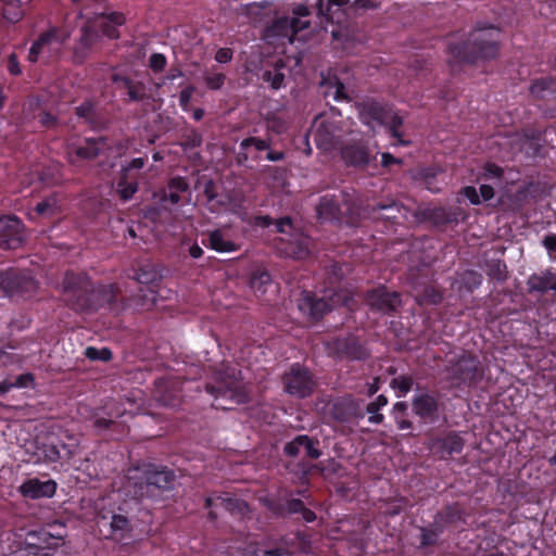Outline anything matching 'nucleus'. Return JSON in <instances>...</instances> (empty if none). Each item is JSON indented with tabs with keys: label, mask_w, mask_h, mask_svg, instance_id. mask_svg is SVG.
Returning a JSON list of instances; mask_svg holds the SVG:
<instances>
[{
	"label": "nucleus",
	"mask_w": 556,
	"mask_h": 556,
	"mask_svg": "<svg viewBox=\"0 0 556 556\" xmlns=\"http://www.w3.org/2000/svg\"><path fill=\"white\" fill-rule=\"evenodd\" d=\"M62 295L65 305L79 314H91L108 306L119 311L126 306L121 300L117 283H96L85 271L66 270L62 281ZM159 288L138 287L127 305L139 311L151 309L157 301Z\"/></svg>",
	"instance_id": "f257e3e1"
},
{
	"label": "nucleus",
	"mask_w": 556,
	"mask_h": 556,
	"mask_svg": "<svg viewBox=\"0 0 556 556\" xmlns=\"http://www.w3.org/2000/svg\"><path fill=\"white\" fill-rule=\"evenodd\" d=\"M173 469L153 463L130 467L126 475L125 489L134 498L163 501L175 488Z\"/></svg>",
	"instance_id": "f03ea898"
},
{
	"label": "nucleus",
	"mask_w": 556,
	"mask_h": 556,
	"mask_svg": "<svg viewBox=\"0 0 556 556\" xmlns=\"http://www.w3.org/2000/svg\"><path fill=\"white\" fill-rule=\"evenodd\" d=\"M349 270V264L330 261L324 267L325 279L330 287H326L318 292L309 290L301 292L298 300V308L308 321H320L339 303L340 295L333 287L344 279Z\"/></svg>",
	"instance_id": "7ed1b4c3"
},
{
	"label": "nucleus",
	"mask_w": 556,
	"mask_h": 556,
	"mask_svg": "<svg viewBox=\"0 0 556 556\" xmlns=\"http://www.w3.org/2000/svg\"><path fill=\"white\" fill-rule=\"evenodd\" d=\"M500 30L493 25L475 29L463 42H451L447 52L456 63L473 64L479 60H493L500 53Z\"/></svg>",
	"instance_id": "20e7f679"
},
{
	"label": "nucleus",
	"mask_w": 556,
	"mask_h": 556,
	"mask_svg": "<svg viewBox=\"0 0 556 556\" xmlns=\"http://www.w3.org/2000/svg\"><path fill=\"white\" fill-rule=\"evenodd\" d=\"M356 206L352 194L340 190L338 193L320 197L317 205V216L329 222H350L353 219Z\"/></svg>",
	"instance_id": "39448f33"
},
{
	"label": "nucleus",
	"mask_w": 556,
	"mask_h": 556,
	"mask_svg": "<svg viewBox=\"0 0 556 556\" xmlns=\"http://www.w3.org/2000/svg\"><path fill=\"white\" fill-rule=\"evenodd\" d=\"M215 383H206L205 390L215 397V401L226 400L239 404L243 402L244 393L240 389L236 368L222 364L213 370Z\"/></svg>",
	"instance_id": "423d86ee"
},
{
	"label": "nucleus",
	"mask_w": 556,
	"mask_h": 556,
	"mask_svg": "<svg viewBox=\"0 0 556 556\" xmlns=\"http://www.w3.org/2000/svg\"><path fill=\"white\" fill-rule=\"evenodd\" d=\"M325 349L330 357L340 361L364 362L370 355L366 344L354 333L327 340Z\"/></svg>",
	"instance_id": "0eeeda50"
},
{
	"label": "nucleus",
	"mask_w": 556,
	"mask_h": 556,
	"mask_svg": "<svg viewBox=\"0 0 556 556\" xmlns=\"http://www.w3.org/2000/svg\"><path fill=\"white\" fill-rule=\"evenodd\" d=\"M285 392L296 399L312 395L316 387L312 371L300 363L292 364L281 378Z\"/></svg>",
	"instance_id": "6e6552de"
},
{
	"label": "nucleus",
	"mask_w": 556,
	"mask_h": 556,
	"mask_svg": "<svg viewBox=\"0 0 556 556\" xmlns=\"http://www.w3.org/2000/svg\"><path fill=\"white\" fill-rule=\"evenodd\" d=\"M448 380L456 387L475 386L483 377V369L477 356L463 354L446 368Z\"/></svg>",
	"instance_id": "1a4fd4ad"
},
{
	"label": "nucleus",
	"mask_w": 556,
	"mask_h": 556,
	"mask_svg": "<svg viewBox=\"0 0 556 556\" xmlns=\"http://www.w3.org/2000/svg\"><path fill=\"white\" fill-rule=\"evenodd\" d=\"M465 439L456 430H445L428 435L427 446L433 456L447 460L460 454L465 447Z\"/></svg>",
	"instance_id": "9d476101"
},
{
	"label": "nucleus",
	"mask_w": 556,
	"mask_h": 556,
	"mask_svg": "<svg viewBox=\"0 0 556 556\" xmlns=\"http://www.w3.org/2000/svg\"><path fill=\"white\" fill-rule=\"evenodd\" d=\"M0 288L8 296H26L36 290L37 281L29 271L8 268L0 273Z\"/></svg>",
	"instance_id": "9b49d317"
},
{
	"label": "nucleus",
	"mask_w": 556,
	"mask_h": 556,
	"mask_svg": "<svg viewBox=\"0 0 556 556\" xmlns=\"http://www.w3.org/2000/svg\"><path fill=\"white\" fill-rule=\"evenodd\" d=\"M364 302L372 312L393 315L402 305V295L386 286H379L365 292Z\"/></svg>",
	"instance_id": "f8f14e48"
},
{
	"label": "nucleus",
	"mask_w": 556,
	"mask_h": 556,
	"mask_svg": "<svg viewBox=\"0 0 556 556\" xmlns=\"http://www.w3.org/2000/svg\"><path fill=\"white\" fill-rule=\"evenodd\" d=\"M25 240V226L21 218L15 215H3L0 217V248L3 250H15Z\"/></svg>",
	"instance_id": "ddd939ff"
},
{
	"label": "nucleus",
	"mask_w": 556,
	"mask_h": 556,
	"mask_svg": "<svg viewBox=\"0 0 556 556\" xmlns=\"http://www.w3.org/2000/svg\"><path fill=\"white\" fill-rule=\"evenodd\" d=\"M413 413L424 422L434 424L443 412L439 394L424 392L412 400Z\"/></svg>",
	"instance_id": "4468645a"
},
{
	"label": "nucleus",
	"mask_w": 556,
	"mask_h": 556,
	"mask_svg": "<svg viewBox=\"0 0 556 556\" xmlns=\"http://www.w3.org/2000/svg\"><path fill=\"white\" fill-rule=\"evenodd\" d=\"M342 160L348 166L364 168L376 160L370 154L368 141L359 139H351L340 149Z\"/></svg>",
	"instance_id": "2eb2a0df"
},
{
	"label": "nucleus",
	"mask_w": 556,
	"mask_h": 556,
	"mask_svg": "<svg viewBox=\"0 0 556 556\" xmlns=\"http://www.w3.org/2000/svg\"><path fill=\"white\" fill-rule=\"evenodd\" d=\"M109 148V139L105 137L86 138L83 144L70 149L68 162L75 165L80 161L93 160Z\"/></svg>",
	"instance_id": "dca6fc26"
},
{
	"label": "nucleus",
	"mask_w": 556,
	"mask_h": 556,
	"mask_svg": "<svg viewBox=\"0 0 556 556\" xmlns=\"http://www.w3.org/2000/svg\"><path fill=\"white\" fill-rule=\"evenodd\" d=\"M70 37L67 30L53 26L41 33L38 38L33 42L27 60L30 63H36L39 60L40 54L43 50L53 43L62 45Z\"/></svg>",
	"instance_id": "f3484780"
},
{
	"label": "nucleus",
	"mask_w": 556,
	"mask_h": 556,
	"mask_svg": "<svg viewBox=\"0 0 556 556\" xmlns=\"http://www.w3.org/2000/svg\"><path fill=\"white\" fill-rule=\"evenodd\" d=\"M416 216L424 222H429L435 227L457 224L459 210L444 206L419 207Z\"/></svg>",
	"instance_id": "a211bd4d"
},
{
	"label": "nucleus",
	"mask_w": 556,
	"mask_h": 556,
	"mask_svg": "<svg viewBox=\"0 0 556 556\" xmlns=\"http://www.w3.org/2000/svg\"><path fill=\"white\" fill-rule=\"evenodd\" d=\"M99 40L100 34L98 29L93 26L91 21H88L80 28V37L73 51V61L76 64L84 63Z\"/></svg>",
	"instance_id": "6ab92c4d"
},
{
	"label": "nucleus",
	"mask_w": 556,
	"mask_h": 556,
	"mask_svg": "<svg viewBox=\"0 0 556 556\" xmlns=\"http://www.w3.org/2000/svg\"><path fill=\"white\" fill-rule=\"evenodd\" d=\"M125 23V15L117 11L97 13L92 22L93 26L99 28L102 35L111 40H116L121 37L118 27Z\"/></svg>",
	"instance_id": "aec40b11"
},
{
	"label": "nucleus",
	"mask_w": 556,
	"mask_h": 556,
	"mask_svg": "<svg viewBox=\"0 0 556 556\" xmlns=\"http://www.w3.org/2000/svg\"><path fill=\"white\" fill-rule=\"evenodd\" d=\"M358 112L361 122L371 126L372 122L378 125H387L391 110L381 102L368 100L358 105Z\"/></svg>",
	"instance_id": "412c9836"
},
{
	"label": "nucleus",
	"mask_w": 556,
	"mask_h": 556,
	"mask_svg": "<svg viewBox=\"0 0 556 556\" xmlns=\"http://www.w3.org/2000/svg\"><path fill=\"white\" fill-rule=\"evenodd\" d=\"M63 199L58 192H52L46 195L42 200L36 203L29 218L35 219L41 217L45 219H54L62 214Z\"/></svg>",
	"instance_id": "4be33fe9"
},
{
	"label": "nucleus",
	"mask_w": 556,
	"mask_h": 556,
	"mask_svg": "<svg viewBox=\"0 0 556 556\" xmlns=\"http://www.w3.org/2000/svg\"><path fill=\"white\" fill-rule=\"evenodd\" d=\"M56 488L58 484L52 479L41 481L38 478H29L21 484L20 492L24 497L31 500L50 498L55 494Z\"/></svg>",
	"instance_id": "5701e85b"
},
{
	"label": "nucleus",
	"mask_w": 556,
	"mask_h": 556,
	"mask_svg": "<svg viewBox=\"0 0 556 556\" xmlns=\"http://www.w3.org/2000/svg\"><path fill=\"white\" fill-rule=\"evenodd\" d=\"M468 513L465 505L460 502H454L444 506L439 510L434 518L435 521L443 525V527L456 526L458 523H467Z\"/></svg>",
	"instance_id": "b1692460"
},
{
	"label": "nucleus",
	"mask_w": 556,
	"mask_h": 556,
	"mask_svg": "<svg viewBox=\"0 0 556 556\" xmlns=\"http://www.w3.org/2000/svg\"><path fill=\"white\" fill-rule=\"evenodd\" d=\"M139 177L140 173L130 172L121 167L116 181V193L122 201H129L138 191Z\"/></svg>",
	"instance_id": "393cba45"
},
{
	"label": "nucleus",
	"mask_w": 556,
	"mask_h": 556,
	"mask_svg": "<svg viewBox=\"0 0 556 556\" xmlns=\"http://www.w3.org/2000/svg\"><path fill=\"white\" fill-rule=\"evenodd\" d=\"M331 416L340 422H349L362 416L357 401L352 396L337 400L331 407Z\"/></svg>",
	"instance_id": "a878e982"
},
{
	"label": "nucleus",
	"mask_w": 556,
	"mask_h": 556,
	"mask_svg": "<svg viewBox=\"0 0 556 556\" xmlns=\"http://www.w3.org/2000/svg\"><path fill=\"white\" fill-rule=\"evenodd\" d=\"M529 293L544 294L553 291L556 295V270L546 269L541 274H532L527 281Z\"/></svg>",
	"instance_id": "bb28decb"
},
{
	"label": "nucleus",
	"mask_w": 556,
	"mask_h": 556,
	"mask_svg": "<svg viewBox=\"0 0 556 556\" xmlns=\"http://www.w3.org/2000/svg\"><path fill=\"white\" fill-rule=\"evenodd\" d=\"M309 245V237L299 233L293 236L292 239L287 242L283 252L287 256L294 260H305L311 252Z\"/></svg>",
	"instance_id": "cd10ccee"
},
{
	"label": "nucleus",
	"mask_w": 556,
	"mask_h": 556,
	"mask_svg": "<svg viewBox=\"0 0 556 556\" xmlns=\"http://www.w3.org/2000/svg\"><path fill=\"white\" fill-rule=\"evenodd\" d=\"M203 243L211 250L219 253H230L240 250V245L226 238L220 229H214L208 232L207 242Z\"/></svg>",
	"instance_id": "c85d7f7f"
},
{
	"label": "nucleus",
	"mask_w": 556,
	"mask_h": 556,
	"mask_svg": "<svg viewBox=\"0 0 556 556\" xmlns=\"http://www.w3.org/2000/svg\"><path fill=\"white\" fill-rule=\"evenodd\" d=\"M249 285L254 294L261 298L273 286L271 275L265 267H255L251 271Z\"/></svg>",
	"instance_id": "c756f323"
},
{
	"label": "nucleus",
	"mask_w": 556,
	"mask_h": 556,
	"mask_svg": "<svg viewBox=\"0 0 556 556\" xmlns=\"http://www.w3.org/2000/svg\"><path fill=\"white\" fill-rule=\"evenodd\" d=\"M286 64L283 60L279 59L274 65L264 68L262 72V80L269 85L270 89L279 90L285 85L286 75L283 70Z\"/></svg>",
	"instance_id": "7c9ffc66"
},
{
	"label": "nucleus",
	"mask_w": 556,
	"mask_h": 556,
	"mask_svg": "<svg viewBox=\"0 0 556 556\" xmlns=\"http://www.w3.org/2000/svg\"><path fill=\"white\" fill-rule=\"evenodd\" d=\"M174 384V382L163 380L156 384V399L165 406L174 407L180 402V390Z\"/></svg>",
	"instance_id": "2f4dec72"
},
{
	"label": "nucleus",
	"mask_w": 556,
	"mask_h": 556,
	"mask_svg": "<svg viewBox=\"0 0 556 556\" xmlns=\"http://www.w3.org/2000/svg\"><path fill=\"white\" fill-rule=\"evenodd\" d=\"M161 274L152 264L141 266L135 274L134 279L139 287L159 288Z\"/></svg>",
	"instance_id": "473e14b6"
},
{
	"label": "nucleus",
	"mask_w": 556,
	"mask_h": 556,
	"mask_svg": "<svg viewBox=\"0 0 556 556\" xmlns=\"http://www.w3.org/2000/svg\"><path fill=\"white\" fill-rule=\"evenodd\" d=\"M188 190L189 185L184 177H173L167 182V187L164 190L163 200L168 201L172 204H178L180 202V193H185Z\"/></svg>",
	"instance_id": "72a5a7b5"
},
{
	"label": "nucleus",
	"mask_w": 556,
	"mask_h": 556,
	"mask_svg": "<svg viewBox=\"0 0 556 556\" xmlns=\"http://www.w3.org/2000/svg\"><path fill=\"white\" fill-rule=\"evenodd\" d=\"M29 0H8L2 8L3 18L10 23H17L25 14V7Z\"/></svg>",
	"instance_id": "f704fd0d"
},
{
	"label": "nucleus",
	"mask_w": 556,
	"mask_h": 556,
	"mask_svg": "<svg viewBox=\"0 0 556 556\" xmlns=\"http://www.w3.org/2000/svg\"><path fill=\"white\" fill-rule=\"evenodd\" d=\"M443 300V292L434 285H427L415 295L418 305H438Z\"/></svg>",
	"instance_id": "c9c22d12"
},
{
	"label": "nucleus",
	"mask_w": 556,
	"mask_h": 556,
	"mask_svg": "<svg viewBox=\"0 0 556 556\" xmlns=\"http://www.w3.org/2000/svg\"><path fill=\"white\" fill-rule=\"evenodd\" d=\"M334 48H341L345 53H354L357 41L346 29L337 28L331 30Z\"/></svg>",
	"instance_id": "e433bc0d"
},
{
	"label": "nucleus",
	"mask_w": 556,
	"mask_h": 556,
	"mask_svg": "<svg viewBox=\"0 0 556 556\" xmlns=\"http://www.w3.org/2000/svg\"><path fill=\"white\" fill-rule=\"evenodd\" d=\"M444 532L443 525L434 520L429 527L420 528V547H430L438 544L440 535Z\"/></svg>",
	"instance_id": "4c0bfd02"
},
{
	"label": "nucleus",
	"mask_w": 556,
	"mask_h": 556,
	"mask_svg": "<svg viewBox=\"0 0 556 556\" xmlns=\"http://www.w3.org/2000/svg\"><path fill=\"white\" fill-rule=\"evenodd\" d=\"M403 123V117L391 111L389 114V123L384 126L388 128L390 136L396 139L395 146L408 147L412 142L405 139L404 134L401 131Z\"/></svg>",
	"instance_id": "58836bf2"
},
{
	"label": "nucleus",
	"mask_w": 556,
	"mask_h": 556,
	"mask_svg": "<svg viewBox=\"0 0 556 556\" xmlns=\"http://www.w3.org/2000/svg\"><path fill=\"white\" fill-rule=\"evenodd\" d=\"M402 205L394 200L381 201L372 205L371 213L379 214L386 220H394L401 213Z\"/></svg>",
	"instance_id": "ea45409f"
},
{
	"label": "nucleus",
	"mask_w": 556,
	"mask_h": 556,
	"mask_svg": "<svg viewBox=\"0 0 556 556\" xmlns=\"http://www.w3.org/2000/svg\"><path fill=\"white\" fill-rule=\"evenodd\" d=\"M314 140L318 148L324 150H332L336 146V136L333 131L330 129V126L326 124H320L315 134Z\"/></svg>",
	"instance_id": "a19ab883"
},
{
	"label": "nucleus",
	"mask_w": 556,
	"mask_h": 556,
	"mask_svg": "<svg viewBox=\"0 0 556 556\" xmlns=\"http://www.w3.org/2000/svg\"><path fill=\"white\" fill-rule=\"evenodd\" d=\"M484 269L490 279L504 282L507 279V266L504 261L497 258L486 260Z\"/></svg>",
	"instance_id": "79ce46f5"
},
{
	"label": "nucleus",
	"mask_w": 556,
	"mask_h": 556,
	"mask_svg": "<svg viewBox=\"0 0 556 556\" xmlns=\"http://www.w3.org/2000/svg\"><path fill=\"white\" fill-rule=\"evenodd\" d=\"M482 281L483 276L480 273L473 269H467L459 276V288L467 292H473L482 285Z\"/></svg>",
	"instance_id": "37998d69"
},
{
	"label": "nucleus",
	"mask_w": 556,
	"mask_h": 556,
	"mask_svg": "<svg viewBox=\"0 0 556 556\" xmlns=\"http://www.w3.org/2000/svg\"><path fill=\"white\" fill-rule=\"evenodd\" d=\"M409 506H412V504L406 496H396L386 501V509L383 513L387 517H395Z\"/></svg>",
	"instance_id": "c03bdc74"
},
{
	"label": "nucleus",
	"mask_w": 556,
	"mask_h": 556,
	"mask_svg": "<svg viewBox=\"0 0 556 556\" xmlns=\"http://www.w3.org/2000/svg\"><path fill=\"white\" fill-rule=\"evenodd\" d=\"M265 122L267 131L275 135H282L287 132L289 128V122L275 113L268 114Z\"/></svg>",
	"instance_id": "a18cd8bd"
},
{
	"label": "nucleus",
	"mask_w": 556,
	"mask_h": 556,
	"mask_svg": "<svg viewBox=\"0 0 556 556\" xmlns=\"http://www.w3.org/2000/svg\"><path fill=\"white\" fill-rule=\"evenodd\" d=\"M270 146H271L270 138L263 139V138H260V137L251 136V137L244 138L240 142L239 149L242 150V151H248L250 148H254L256 151L261 152V151L269 150Z\"/></svg>",
	"instance_id": "49530a36"
},
{
	"label": "nucleus",
	"mask_w": 556,
	"mask_h": 556,
	"mask_svg": "<svg viewBox=\"0 0 556 556\" xmlns=\"http://www.w3.org/2000/svg\"><path fill=\"white\" fill-rule=\"evenodd\" d=\"M414 379L412 376L402 375L390 381V387L397 391V396H405L413 388Z\"/></svg>",
	"instance_id": "de8ad7c7"
},
{
	"label": "nucleus",
	"mask_w": 556,
	"mask_h": 556,
	"mask_svg": "<svg viewBox=\"0 0 556 556\" xmlns=\"http://www.w3.org/2000/svg\"><path fill=\"white\" fill-rule=\"evenodd\" d=\"M85 356L92 362L101 361L109 362L113 357V353L109 348L98 349L96 346H88L85 350Z\"/></svg>",
	"instance_id": "09e8293b"
},
{
	"label": "nucleus",
	"mask_w": 556,
	"mask_h": 556,
	"mask_svg": "<svg viewBox=\"0 0 556 556\" xmlns=\"http://www.w3.org/2000/svg\"><path fill=\"white\" fill-rule=\"evenodd\" d=\"M127 94L131 102H141L149 98L148 89L143 81H134Z\"/></svg>",
	"instance_id": "8fccbe9b"
},
{
	"label": "nucleus",
	"mask_w": 556,
	"mask_h": 556,
	"mask_svg": "<svg viewBox=\"0 0 556 556\" xmlns=\"http://www.w3.org/2000/svg\"><path fill=\"white\" fill-rule=\"evenodd\" d=\"M553 84L552 78H539L532 81L530 86V92L535 98H544L545 91H547Z\"/></svg>",
	"instance_id": "3c124183"
},
{
	"label": "nucleus",
	"mask_w": 556,
	"mask_h": 556,
	"mask_svg": "<svg viewBox=\"0 0 556 556\" xmlns=\"http://www.w3.org/2000/svg\"><path fill=\"white\" fill-rule=\"evenodd\" d=\"M75 110L76 115L87 122H92L96 118V104L90 100L84 101Z\"/></svg>",
	"instance_id": "603ef678"
},
{
	"label": "nucleus",
	"mask_w": 556,
	"mask_h": 556,
	"mask_svg": "<svg viewBox=\"0 0 556 556\" xmlns=\"http://www.w3.org/2000/svg\"><path fill=\"white\" fill-rule=\"evenodd\" d=\"M111 529L113 534L124 535L125 532L130 531V521L123 515H113Z\"/></svg>",
	"instance_id": "864d4df0"
},
{
	"label": "nucleus",
	"mask_w": 556,
	"mask_h": 556,
	"mask_svg": "<svg viewBox=\"0 0 556 556\" xmlns=\"http://www.w3.org/2000/svg\"><path fill=\"white\" fill-rule=\"evenodd\" d=\"M318 441L312 439L311 437L303 434V445L306 452V455L312 459H317L321 456V451L316 446L318 445Z\"/></svg>",
	"instance_id": "5fc2aeb1"
},
{
	"label": "nucleus",
	"mask_w": 556,
	"mask_h": 556,
	"mask_svg": "<svg viewBox=\"0 0 556 556\" xmlns=\"http://www.w3.org/2000/svg\"><path fill=\"white\" fill-rule=\"evenodd\" d=\"M167 65V59L163 53H152L149 58V67L155 74L161 73Z\"/></svg>",
	"instance_id": "6e6d98bb"
},
{
	"label": "nucleus",
	"mask_w": 556,
	"mask_h": 556,
	"mask_svg": "<svg viewBox=\"0 0 556 556\" xmlns=\"http://www.w3.org/2000/svg\"><path fill=\"white\" fill-rule=\"evenodd\" d=\"M226 80V75L223 73L206 74L204 76L205 85L211 90H219Z\"/></svg>",
	"instance_id": "4d7b16f0"
},
{
	"label": "nucleus",
	"mask_w": 556,
	"mask_h": 556,
	"mask_svg": "<svg viewBox=\"0 0 556 556\" xmlns=\"http://www.w3.org/2000/svg\"><path fill=\"white\" fill-rule=\"evenodd\" d=\"M303 447V434H299L285 445L283 452L289 457H296Z\"/></svg>",
	"instance_id": "13d9d810"
},
{
	"label": "nucleus",
	"mask_w": 556,
	"mask_h": 556,
	"mask_svg": "<svg viewBox=\"0 0 556 556\" xmlns=\"http://www.w3.org/2000/svg\"><path fill=\"white\" fill-rule=\"evenodd\" d=\"M42 454L47 462L49 463H58L63 456L61 454V450L56 444H46L42 447Z\"/></svg>",
	"instance_id": "bf43d9fd"
},
{
	"label": "nucleus",
	"mask_w": 556,
	"mask_h": 556,
	"mask_svg": "<svg viewBox=\"0 0 556 556\" xmlns=\"http://www.w3.org/2000/svg\"><path fill=\"white\" fill-rule=\"evenodd\" d=\"M264 505L276 517L287 516V503L283 504L277 500H266Z\"/></svg>",
	"instance_id": "052dcab7"
},
{
	"label": "nucleus",
	"mask_w": 556,
	"mask_h": 556,
	"mask_svg": "<svg viewBox=\"0 0 556 556\" xmlns=\"http://www.w3.org/2000/svg\"><path fill=\"white\" fill-rule=\"evenodd\" d=\"M7 71L11 76L17 77L22 75V66L18 61L17 54L12 52L7 58Z\"/></svg>",
	"instance_id": "680f3d73"
},
{
	"label": "nucleus",
	"mask_w": 556,
	"mask_h": 556,
	"mask_svg": "<svg viewBox=\"0 0 556 556\" xmlns=\"http://www.w3.org/2000/svg\"><path fill=\"white\" fill-rule=\"evenodd\" d=\"M458 194L463 195L464 198H466L469 201V203L472 204V205L481 204L480 195H479L476 187H473V186H465V187H463L459 190Z\"/></svg>",
	"instance_id": "e2e57ef3"
},
{
	"label": "nucleus",
	"mask_w": 556,
	"mask_h": 556,
	"mask_svg": "<svg viewBox=\"0 0 556 556\" xmlns=\"http://www.w3.org/2000/svg\"><path fill=\"white\" fill-rule=\"evenodd\" d=\"M35 382V376L31 372H25L18 375L14 381H12L13 389H23L31 387Z\"/></svg>",
	"instance_id": "0e129e2a"
},
{
	"label": "nucleus",
	"mask_w": 556,
	"mask_h": 556,
	"mask_svg": "<svg viewBox=\"0 0 556 556\" xmlns=\"http://www.w3.org/2000/svg\"><path fill=\"white\" fill-rule=\"evenodd\" d=\"M195 88L192 85L185 87L179 93V105L182 111H189V103Z\"/></svg>",
	"instance_id": "69168bd1"
},
{
	"label": "nucleus",
	"mask_w": 556,
	"mask_h": 556,
	"mask_svg": "<svg viewBox=\"0 0 556 556\" xmlns=\"http://www.w3.org/2000/svg\"><path fill=\"white\" fill-rule=\"evenodd\" d=\"M483 169L486 179L501 178L504 175L503 168L494 163H486Z\"/></svg>",
	"instance_id": "338daca9"
},
{
	"label": "nucleus",
	"mask_w": 556,
	"mask_h": 556,
	"mask_svg": "<svg viewBox=\"0 0 556 556\" xmlns=\"http://www.w3.org/2000/svg\"><path fill=\"white\" fill-rule=\"evenodd\" d=\"M388 404V397L383 394H380L377 396V399L372 402H370L366 406V412L368 414H374L379 412L382 407H384Z\"/></svg>",
	"instance_id": "774afa93"
}]
</instances>
